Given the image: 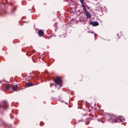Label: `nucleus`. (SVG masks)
<instances>
[{"label": "nucleus", "mask_w": 128, "mask_h": 128, "mask_svg": "<svg viewBox=\"0 0 128 128\" xmlns=\"http://www.w3.org/2000/svg\"><path fill=\"white\" fill-rule=\"evenodd\" d=\"M40 126H44V123L42 122H40Z\"/></svg>", "instance_id": "nucleus-12"}, {"label": "nucleus", "mask_w": 128, "mask_h": 128, "mask_svg": "<svg viewBox=\"0 0 128 128\" xmlns=\"http://www.w3.org/2000/svg\"><path fill=\"white\" fill-rule=\"evenodd\" d=\"M80 1L82 4V8H84V0H80Z\"/></svg>", "instance_id": "nucleus-9"}, {"label": "nucleus", "mask_w": 128, "mask_h": 128, "mask_svg": "<svg viewBox=\"0 0 128 128\" xmlns=\"http://www.w3.org/2000/svg\"><path fill=\"white\" fill-rule=\"evenodd\" d=\"M3 106L4 108H8V103L6 102H4Z\"/></svg>", "instance_id": "nucleus-8"}, {"label": "nucleus", "mask_w": 128, "mask_h": 128, "mask_svg": "<svg viewBox=\"0 0 128 128\" xmlns=\"http://www.w3.org/2000/svg\"><path fill=\"white\" fill-rule=\"evenodd\" d=\"M92 34H94V32H92Z\"/></svg>", "instance_id": "nucleus-13"}, {"label": "nucleus", "mask_w": 128, "mask_h": 128, "mask_svg": "<svg viewBox=\"0 0 128 128\" xmlns=\"http://www.w3.org/2000/svg\"><path fill=\"white\" fill-rule=\"evenodd\" d=\"M54 82L56 84H62V78L60 77H56V79H54Z\"/></svg>", "instance_id": "nucleus-2"}, {"label": "nucleus", "mask_w": 128, "mask_h": 128, "mask_svg": "<svg viewBox=\"0 0 128 128\" xmlns=\"http://www.w3.org/2000/svg\"><path fill=\"white\" fill-rule=\"evenodd\" d=\"M6 90H10V86L7 84L6 86Z\"/></svg>", "instance_id": "nucleus-10"}, {"label": "nucleus", "mask_w": 128, "mask_h": 128, "mask_svg": "<svg viewBox=\"0 0 128 128\" xmlns=\"http://www.w3.org/2000/svg\"><path fill=\"white\" fill-rule=\"evenodd\" d=\"M90 24L92 26H98L99 24L98 22L91 21L90 22Z\"/></svg>", "instance_id": "nucleus-4"}, {"label": "nucleus", "mask_w": 128, "mask_h": 128, "mask_svg": "<svg viewBox=\"0 0 128 128\" xmlns=\"http://www.w3.org/2000/svg\"><path fill=\"white\" fill-rule=\"evenodd\" d=\"M84 8V10L86 12H88V10H86V6L84 5V7H83Z\"/></svg>", "instance_id": "nucleus-11"}, {"label": "nucleus", "mask_w": 128, "mask_h": 128, "mask_svg": "<svg viewBox=\"0 0 128 128\" xmlns=\"http://www.w3.org/2000/svg\"><path fill=\"white\" fill-rule=\"evenodd\" d=\"M86 16L88 18H92V15H90V13L88 12H86Z\"/></svg>", "instance_id": "nucleus-7"}, {"label": "nucleus", "mask_w": 128, "mask_h": 128, "mask_svg": "<svg viewBox=\"0 0 128 128\" xmlns=\"http://www.w3.org/2000/svg\"><path fill=\"white\" fill-rule=\"evenodd\" d=\"M26 88H30V86H34V84L31 82H28L26 84Z\"/></svg>", "instance_id": "nucleus-6"}, {"label": "nucleus", "mask_w": 128, "mask_h": 128, "mask_svg": "<svg viewBox=\"0 0 128 128\" xmlns=\"http://www.w3.org/2000/svg\"><path fill=\"white\" fill-rule=\"evenodd\" d=\"M38 34L39 36H44V30H40L38 31Z\"/></svg>", "instance_id": "nucleus-3"}, {"label": "nucleus", "mask_w": 128, "mask_h": 128, "mask_svg": "<svg viewBox=\"0 0 128 128\" xmlns=\"http://www.w3.org/2000/svg\"><path fill=\"white\" fill-rule=\"evenodd\" d=\"M12 90H14V92H16V90H18V85H14L12 87Z\"/></svg>", "instance_id": "nucleus-5"}, {"label": "nucleus", "mask_w": 128, "mask_h": 128, "mask_svg": "<svg viewBox=\"0 0 128 128\" xmlns=\"http://www.w3.org/2000/svg\"><path fill=\"white\" fill-rule=\"evenodd\" d=\"M124 120V117L122 116H116L114 115H112L110 116V118L109 119L110 122H112V124H114L116 122H122Z\"/></svg>", "instance_id": "nucleus-1"}, {"label": "nucleus", "mask_w": 128, "mask_h": 128, "mask_svg": "<svg viewBox=\"0 0 128 128\" xmlns=\"http://www.w3.org/2000/svg\"><path fill=\"white\" fill-rule=\"evenodd\" d=\"M80 122H82V120H80Z\"/></svg>", "instance_id": "nucleus-14"}]
</instances>
